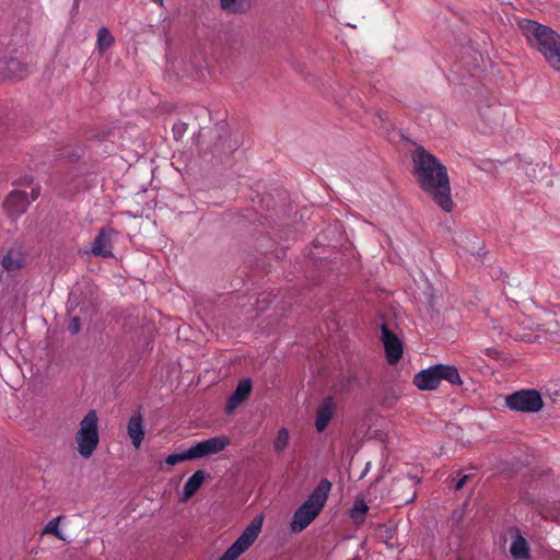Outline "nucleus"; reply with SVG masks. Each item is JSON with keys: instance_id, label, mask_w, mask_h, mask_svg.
<instances>
[{"instance_id": "f257e3e1", "label": "nucleus", "mask_w": 560, "mask_h": 560, "mask_svg": "<svg viewBox=\"0 0 560 560\" xmlns=\"http://www.w3.org/2000/svg\"><path fill=\"white\" fill-rule=\"evenodd\" d=\"M415 175L421 189L432 197L436 205L451 212L454 202L451 198V186L446 167L423 147L412 152Z\"/></svg>"}, {"instance_id": "f03ea898", "label": "nucleus", "mask_w": 560, "mask_h": 560, "mask_svg": "<svg viewBox=\"0 0 560 560\" xmlns=\"http://www.w3.org/2000/svg\"><path fill=\"white\" fill-rule=\"evenodd\" d=\"M517 26L527 44L539 51L552 69L560 71V35L550 26L529 19L518 20Z\"/></svg>"}, {"instance_id": "7ed1b4c3", "label": "nucleus", "mask_w": 560, "mask_h": 560, "mask_svg": "<svg viewBox=\"0 0 560 560\" xmlns=\"http://www.w3.org/2000/svg\"><path fill=\"white\" fill-rule=\"evenodd\" d=\"M199 154L213 164H224L240 147L236 139H231L228 125L217 124L211 128L201 129L197 138Z\"/></svg>"}, {"instance_id": "20e7f679", "label": "nucleus", "mask_w": 560, "mask_h": 560, "mask_svg": "<svg viewBox=\"0 0 560 560\" xmlns=\"http://www.w3.org/2000/svg\"><path fill=\"white\" fill-rule=\"evenodd\" d=\"M98 418L95 410H90L80 422L75 434L78 451L84 458H90L98 445Z\"/></svg>"}, {"instance_id": "39448f33", "label": "nucleus", "mask_w": 560, "mask_h": 560, "mask_svg": "<svg viewBox=\"0 0 560 560\" xmlns=\"http://www.w3.org/2000/svg\"><path fill=\"white\" fill-rule=\"evenodd\" d=\"M264 524V515L259 514L246 526L238 538L225 550L219 560H236L257 539Z\"/></svg>"}, {"instance_id": "423d86ee", "label": "nucleus", "mask_w": 560, "mask_h": 560, "mask_svg": "<svg viewBox=\"0 0 560 560\" xmlns=\"http://www.w3.org/2000/svg\"><path fill=\"white\" fill-rule=\"evenodd\" d=\"M290 233V229H283L276 233L275 236L269 232L260 233L255 237L254 247L258 253L266 257L271 256L276 260L282 259L285 256L288 247L280 245V241H287Z\"/></svg>"}, {"instance_id": "0eeeda50", "label": "nucleus", "mask_w": 560, "mask_h": 560, "mask_svg": "<svg viewBox=\"0 0 560 560\" xmlns=\"http://www.w3.org/2000/svg\"><path fill=\"white\" fill-rule=\"evenodd\" d=\"M505 405L516 411L537 412L542 408V398L535 389L517 390L505 397Z\"/></svg>"}, {"instance_id": "6e6552de", "label": "nucleus", "mask_w": 560, "mask_h": 560, "mask_svg": "<svg viewBox=\"0 0 560 560\" xmlns=\"http://www.w3.org/2000/svg\"><path fill=\"white\" fill-rule=\"evenodd\" d=\"M28 73V66L16 50L4 52L0 56V80L16 78L23 79Z\"/></svg>"}, {"instance_id": "1a4fd4ad", "label": "nucleus", "mask_w": 560, "mask_h": 560, "mask_svg": "<svg viewBox=\"0 0 560 560\" xmlns=\"http://www.w3.org/2000/svg\"><path fill=\"white\" fill-rule=\"evenodd\" d=\"M315 520V490L308 494L307 500L294 512L291 521V530L301 533Z\"/></svg>"}, {"instance_id": "9d476101", "label": "nucleus", "mask_w": 560, "mask_h": 560, "mask_svg": "<svg viewBox=\"0 0 560 560\" xmlns=\"http://www.w3.org/2000/svg\"><path fill=\"white\" fill-rule=\"evenodd\" d=\"M230 444V439L225 435H218L201 442L196 443L191 446L195 458L199 459L205 456L218 454L223 451Z\"/></svg>"}, {"instance_id": "9b49d317", "label": "nucleus", "mask_w": 560, "mask_h": 560, "mask_svg": "<svg viewBox=\"0 0 560 560\" xmlns=\"http://www.w3.org/2000/svg\"><path fill=\"white\" fill-rule=\"evenodd\" d=\"M381 331L386 359L389 364H396L402 357V343L386 325H382Z\"/></svg>"}, {"instance_id": "f8f14e48", "label": "nucleus", "mask_w": 560, "mask_h": 560, "mask_svg": "<svg viewBox=\"0 0 560 560\" xmlns=\"http://www.w3.org/2000/svg\"><path fill=\"white\" fill-rule=\"evenodd\" d=\"M30 205L31 201L28 199L27 192L24 190L11 191L4 201V208L11 219L23 214Z\"/></svg>"}, {"instance_id": "ddd939ff", "label": "nucleus", "mask_w": 560, "mask_h": 560, "mask_svg": "<svg viewBox=\"0 0 560 560\" xmlns=\"http://www.w3.org/2000/svg\"><path fill=\"white\" fill-rule=\"evenodd\" d=\"M253 383L250 378H243L238 382L234 392L228 397L225 412L232 415L250 395Z\"/></svg>"}, {"instance_id": "4468645a", "label": "nucleus", "mask_w": 560, "mask_h": 560, "mask_svg": "<svg viewBox=\"0 0 560 560\" xmlns=\"http://www.w3.org/2000/svg\"><path fill=\"white\" fill-rule=\"evenodd\" d=\"M337 409V398L334 395L325 397L317 406V433L323 432Z\"/></svg>"}, {"instance_id": "2eb2a0df", "label": "nucleus", "mask_w": 560, "mask_h": 560, "mask_svg": "<svg viewBox=\"0 0 560 560\" xmlns=\"http://www.w3.org/2000/svg\"><path fill=\"white\" fill-rule=\"evenodd\" d=\"M116 234V231L112 228H102L94 238L92 246V254L94 256L108 258L113 256L110 240L112 235Z\"/></svg>"}, {"instance_id": "dca6fc26", "label": "nucleus", "mask_w": 560, "mask_h": 560, "mask_svg": "<svg viewBox=\"0 0 560 560\" xmlns=\"http://www.w3.org/2000/svg\"><path fill=\"white\" fill-rule=\"evenodd\" d=\"M413 384L421 390L436 389L441 384L438 364L417 373L413 378Z\"/></svg>"}, {"instance_id": "f3484780", "label": "nucleus", "mask_w": 560, "mask_h": 560, "mask_svg": "<svg viewBox=\"0 0 560 560\" xmlns=\"http://www.w3.org/2000/svg\"><path fill=\"white\" fill-rule=\"evenodd\" d=\"M207 478H210V475L207 474L205 470H196L185 482L180 501L186 502L190 498H192L201 488L202 483Z\"/></svg>"}, {"instance_id": "a211bd4d", "label": "nucleus", "mask_w": 560, "mask_h": 560, "mask_svg": "<svg viewBox=\"0 0 560 560\" xmlns=\"http://www.w3.org/2000/svg\"><path fill=\"white\" fill-rule=\"evenodd\" d=\"M128 435L136 447H139L144 439L143 417L140 411L136 412L127 424Z\"/></svg>"}, {"instance_id": "6ab92c4d", "label": "nucleus", "mask_w": 560, "mask_h": 560, "mask_svg": "<svg viewBox=\"0 0 560 560\" xmlns=\"http://www.w3.org/2000/svg\"><path fill=\"white\" fill-rule=\"evenodd\" d=\"M221 8L233 14L246 13L250 10V0H220Z\"/></svg>"}, {"instance_id": "aec40b11", "label": "nucleus", "mask_w": 560, "mask_h": 560, "mask_svg": "<svg viewBox=\"0 0 560 560\" xmlns=\"http://www.w3.org/2000/svg\"><path fill=\"white\" fill-rule=\"evenodd\" d=\"M438 369L441 381L445 380L453 385H460L463 383L459 372L454 365L438 364Z\"/></svg>"}, {"instance_id": "412c9836", "label": "nucleus", "mask_w": 560, "mask_h": 560, "mask_svg": "<svg viewBox=\"0 0 560 560\" xmlns=\"http://www.w3.org/2000/svg\"><path fill=\"white\" fill-rule=\"evenodd\" d=\"M510 552L514 559H527L529 557V549L526 539L517 536L512 541Z\"/></svg>"}, {"instance_id": "4be33fe9", "label": "nucleus", "mask_w": 560, "mask_h": 560, "mask_svg": "<svg viewBox=\"0 0 560 560\" xmlns=\"http://www.w3.org/2000/svg\"><path fill=\"white\" fill-rule=\"evenodd\" d=\"M331 488L332 483L327 479H322L317 483V515L324 509L328 499V494L331 491Z\"/></svg>"}, {"instance_id": "5701e85b", "label": "nucleus", "mask_w": 560, "mask_h": 560, "mask_svg": "<svg viewBox=\"0 0 560 560\" xmlns=\"http://www.w3.org/2000/svg\"><path fill=\"white\" fill-rule=\"evenodd\" d=\"M2 267L9 272L19 270L23 267V259L19 253L9 250L2 259Z\"/></svg>"}, {"instance_id": "b1692460", "label": "nucleus", "mask_w": 560, "mask_h": 560, "mask_svg": "<svg viewBox=\"0 0 560 560\" xmlns=\"http://www.w3.org/2000/svg\"><path fill=\"white\" fill-rule=\"evenodd\" d=\"M114 36L110 34L107 27L103 26L98 30L96 44L101 54L105 52L114 44Z\"/></svg>"}, {"instance_id": "393cba45", "label": "nucleus", "mask_w": 560, "mask_h": 560, "mask_svg": "<svg viewBox=\"0 0 560 560\" xmlns=\"http://www.w3.org/2000/svg\"><path fill=\"white\" fill-rule=\"evenodd\" d=\"M368 511L369 506L363 500H355L351 509L350 516L354 523H363Z\"/></svg>"}, {"instance_id": "a878e982", "label": "nucleus", "mask_w": 560, "mask_h": 560, "mask_svg": "<svg viewBox=\"0 0 560 560\" xmlns=\"http://www.w3.org/2000/svg\"><path fill=\"white\" fill-rule=\"evenodd\" d=\"M185 460H196L192 448L189 447L187 451L178 454H171L166 456L165 463L167 465L174 466L178 463L185 462Z\"/></svg>"}, {"instance_id": "bb28decb", "label": "nucleus", "mask_w": 560, "mask_h": 560, "mask_svg": "<svg viewBox=\"0 0 560 560\" xmlns=\"http://www.w3.org/2000/svg\"><path fill=\"white\" fill-rule=\"evenodd\" d=\"M289 431L285 428L279 429L276 440L273 442V448L277 453H281L288 446L289 443Z\"/></svg>"}, {"instance_id": "cd10ccee", "label": "nucleus", "mask_w": 560, "mask_h": 560, "mask_svg": "<svg viewBox=\"0 0 560 560\" xmlns=\"http://www.w3.org/2000/svg\"><path fill=\"white\" fill-rule=\"evenodd\" d=\"M62 518L61 515L50 520L48 524L44 527L43 534H51L60 540H66L62 533L59 529V522Z\"/></svg>"}, {"instance_id": "c85d7f7f", "label": "nucleus", "mask_w": 560, "mask_h": 560, "mask_svg": "<svg viewBox=\"0 0 560 560\" xmlns=\"http://www.w3.org/2000/svg\"><path fill=\"white\" fill-rule=\"evenodd\" d=\"M419 482H420V479H418L416 477L408 476L406 479L398 480L396 485L400 488L408 485L411 489H413L415 486ZM415 498H416V491L411 490L410 495L405 499V502L409 503V502L413 501Z\"/></svg>"}, {"instance_id": "c756f323", "label": "nucleus", "mask_w": 560, "mask_h": 560, "mask_svg": "<svg viewBox=\"0 0 560 560\" xmlns=\"http://www.w3.org/2000/svg\"><path fill=\"white\" fill-rule=\"evenodd\" d=\"M187 127H188V125L186 122H183V121H178V122L174 124L173 128H172L173 138L176 141L182 139L183 136L185 135V132L187 131Z\"/></svg>"}, {"instance_id": "7c9ffc66", "label": "nucleus", "mask_w": 560, "mask_h": 560, "mask_svg": "<svg viewBox=\"0 0 560 560\" xmlns=\"http://www.w3.org/2000/svg\"><path fill=\"white\" fill-rule=\"evenodd\" d=\"M67 329L71 335H77L80 332L81 319L78 315H73L70 317Z\"/></svg>"}, {"instance_id": "2f4dec72", "label": "nucleus", "mask_w": 560, "mask_h": 560, "mask_svg": "<svg viewBox=\"0 0 560 560\" xmlns=\"http://www.w3.org/2000/svg\"><path fill=\"white\" fill-rule=\"evenodd\" d=\"M469 479V475H464L462 476L457 482L455 483V489L456 490H460L467 482V480Z\"/></svg>"}, {"instance_id": "473e14b6", "label": "nucleus", "mask_w": 560, "mask_h": 560, "mask_svg": "<svg viewBox=\"0 0 560 560\" xmlns=\"http://www.w3.org/2000/svg\"><path fill=\"white\" fill-rule=\"evenodd\" d=\"M32 183H33L32 176H24L20 179V184H22V185H30Z\"/></svg>"}, {"instance_id": "72a5a7b5", "label": "nucleus", "mask_w": 560, "mask_h": 560, "mask_svg": "<svg viewBox=\"0 0 560 560\" xmlns=\"http://www.w3.org/2000/svg\"><path fill=\"white\" fill-rule=\"evenodd\" d=\"M65 155L67 158H69L70 160H72V161L80 158V154L77 153V152H73V151L72 152H67V153H65Z\"/></svg>"}, {"instance_id": "f704fd0d", "label": "nucleus", "mask_w": 560, "mask_h": 560, "mask_svg": "<svg viewBox=\"0 0 560 560\" xmlns=\"http://www.w3.org/2000/svg\"><path fill=\"white\" fill-rule=\"evenodd\" d=\"M39 190H40V189H39V187L34 188V189L32 190V194H31V195H32V200H36V199L38 198V196H39Z\"/></svg>"}, {"instance_id": "c9c22d12", "label": "nucleus", "mask_w": 560, "mask_h": 560, "mask_svg": "<svg viewBox=\"0 0 560 560\" xmlns=\"http://www.w3.org/2000/svg\"><path fill=\"white\" fill-rule=\"evenodd\" d=\"M94 137L97 138L101 141H103V140H106L108 138V135L105 133V132H102V133L95 135Z\"/></svg>"}, {"instance_id": "e433bc0d", "label": "nucleus", "mask_w": 560, "mask_h": 560, "mask_svg": "<svg viewBox=\"0 0 560 560\" xmlns=\"http://www.w3.org/2000/svg\"><path fill=\"white\" fill-rule=\"evenodd\" d=\"M79 0H74V7H78Z\"/></svg>"}]
</instances>
